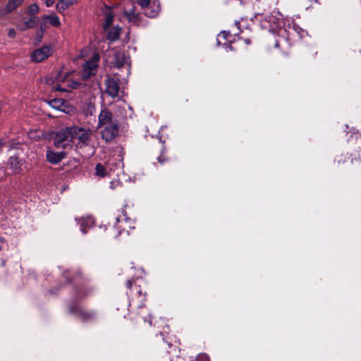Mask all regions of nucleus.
<instances>
[{
    "label": "nucleus",
    "instance_id": "1",
    "mask_svg": "<svg viewBox=\"0 0 361 361\" xmlns=\"http://www.w3.org/2000/svg\"><path fill=\"white\" fill-rule=\"evenodd\" d=\"M99 59V56L94 54L90 60L83 64L81 72L57 71L53 77H47L45 82L54 85V89L63 92L67 90L61 87L60 85H54V81L66 82L67 86L71 89L79 90L87 95H94L97 92L98 84L94 82L91 77L97 73Z\"/></svg>",
    "mask_w": 361,
    "mask_h": 361
},
{
    "label": "nucleus",
    "instance_id": "2",
    "mask_svg": "<svg viewBox=\"0 0 361 361\" xmlns=\"http://www.w3.org/2000/svg\"><path fill=\"white\" fill-rule=\"evenodd\" d=\"M101 136L106 142L113 140L118 135V123L108 109H103L99 116Z\"/></svg>",
    "mask_w": 361,
    "mask_h": 361
},
{
    "label": "nucleus",
    "instance_id": "3",
    "mask_svg": "<svg viewBox=\"0 0 361 361\" xmlns=\"http://www.w3.org/2000/svg\"><path fill=\"white\" fill-rule=\"evenodd\" d=\"M259 16L261 17V27L267 30L270 32L279 34L285 25L283 16L279 11L274 10L269 15Z\"/></svg>",
    "mask_w": 361,
    "mask_h": 361
},
{
    "label": "nucleus",
    "instance_id": "4",
    "mask_svg": "<svg viewBox=\"0 0 361 361\" xmlns=\"http://www.w3.org/2000/svg\"><path fill=\"white\" fill-rule=\"evenodd\" d=\"M73 126L62 128L55 133L54 143L57 148L71 147L73 141Z\"/></svg>",
    "mask_w": 361,
    "mask_h": 361
},
{
    "label": "nucleus",
    "instance_id": "5",
    "mask_svg": "<svg viewBox=\"0 0 361 361\" xmlns=\"http://www.w3.org/2000/svg\"><path fill=\"white\" fill-rule=\"evenodd\" d=\"M114 76L107 75L106 80V91L107 94L111 97H120V94L122 93L121 87H120V80L121 78L124 80V77L122 78V75L119 73H114Z\"/></svg>",
    "mask_w": 361,
    "mask_h": 361
},
{
    "label": "nucleus",
    "instance_id": "6",
    "mask_svg": "<svg viewBox=\"0 0 361 361\" xmlns=\"http://www.w3.org/2000/svg\"><path fill=\"white\" fill-rule=\"evenodd\" d=\"M112 68L123 69L127 76L130 74V60L123 52L115 51L111 61Z\"/></svg>",
    "mask_w": 361,
    "mask_h": 361
},
{
    "label": "nucleus",
    "instance_id": "7",
    "mask_svg": "<svg viewBox=\"0 0 361 361\" xmlns=\"http://www.w3.org/2000/svg\"><path fill=\"white\" fill-rule=\"evenodd\" d=\"M73 140L77 139L80 144L88 145L93 131L90 128H85L78 126H73Z\"/></svg>",
    "mask_w": 361,
    "mask_h": 361
},
{
    "label": "nucleus",
    "instance_id": "8",
    "mask_svg": "<svg viewBox=\"0 0 361 361\" xmlns=\"http://www.w3.org/2000/svg\"><path fill=\"white\" fill-rule=\"evenodd\" d=\"M69 310L71 313L76 314L83 322L92 320L95 317V314L93 312L86 311L78 305H71Z\"/></svg>",
    "mask_w": 361,
    "mask_h": 361
},
{
    "label": "nucleus",
    "instance_id": "9",
    "mask_svg": "<svg viewBox=\"0 0 361 361\" xmlns=\"http://www.w3.org/2000/svg\"><path fill=\"white\" fill-rule=\"evenodd\" d=\"M52 53V49L50 47H43L40 49H36L32 54L31 58L33 61L41 62Z\"/></svg>",
    "mask_w": 361,
    "mask_h": 361
},
{
    "label": "nucleus",
    "instance_id": "10",
    "mask_svg": "<svg viewBox=\"0 0 361 361\" xmlns=\"http://www.w3.org/2000/svg\"><path fill=\"white\" fill-rule=\"evenodd\" d=\"M160 11L159 2L158 0H152L143 10L144 14L149 18H154Z\"/></svg>",
    "mask_w": 361,
    "mask_h": 361
},
{
    "label": "nucleus",
    "instance_id": "11",
    "mask_svg": "<svg viewBox=\"0 0 361 361\" xmlns=\"http://www.w3.org/2000/svg\"><path fill=\"white\" fill-rule=\"evenodd\" d=\"M23 164V159H19L18 157L15 156H11L8 161V166L12 173H19L22 171Z\"/></svg>",
    "mask_w": 361,
    "mask_h": 361
},
{
    "label": "nucleus",
    "instance_id": "12",
    "mask_svg": "<svg viewBox=\"0 0 361 361\" xmlns=\"http://www.w3.org/2000/svg\"><path fill=\"white\" fill-rule=\"evenodd\" d=\"M78 224H80V231L82 233H87V228L92 227L94 224V220L92 216H85L77 219Z\"/></svg>",
    "mask_w": 361,
    "mask_h": 361
},
{
    "label": "nucleus",
    "instance_id": "13",
    "mask_svg": "<svg viewBox=\"0 0 361 361\" xmlns=\"http://www.w3.org/2000/svg\"><path fill=\"white\" fill-rule=\"evenodd\" d=\"M65 152H55L51 150L47 152V159L51 164H57L61 161L65 157Z\"/></svg>",
    "mask_w": 361,
    "mask_h": 361
},
{
    "label": "nucleus",
    "instance_id": "14",
    "mask_svg": "<svg viewBox=\"0 0 361 361\" xmlns=\"http://www.w3.org/2000/svg\"><path fill=\"white\" fill-rule=\"evenodd\" d=\"M121 28L119 26H113L109 27L107 30H105L107 32V38L110 41H116L119 38L121 34Z\"/></svg>",
    "mask_w": 361,
    "mask_h": 361
},
{
    "label": "nucleus",
    "instance_id": "15",
    "mask_svg": "<svg viewBox=\"0 0 361 361\" xmlns=\"http://www.w3.org/2000/svg\"><path fill=\"white\" fill-rule=\"evenodd\" d=\"M49 106L58 111H64L66 102L62 99H53L48 102Z\"/></svg>",
    "mask_w": 361,
    "mask_h": 361
},
{
    "label": "nucleus",
    "instance_id": "16",
    "mask_svg": "<svg viewBox=\"0 0 361 361\" xmlns=\"http://www.w3.org/2000/svg\"><path fill=\"white\" fill-rule=\"evenodd\" d=\"M23 0H9L6 6V13H8L14 11L17 7L20 6Z\"/></svg>",
    "mask_w": 361,
    "mask_h": 361
},
{
    "label": "nucleus",
    "instance_id": "17",
    "mask_svg": "<svg viewBox=\"0 0 361 361\" xmlns=\"http://www.w3.org/2000/svg\"><path fill=\"white\" fill-rule=\"evenodd\" d=\"M37 23V18L35 16H31L28 20H24L23 25L21 30H25L33 27Z\"/></svg>",
    "mask_w": 361,
    "mask_h": 361
},
{
    "label": "nucleus",
    "instance_id": "18",
    "mask_svg": "<svg viewBox=\"0 0 361 361\" xmlns=\"http://www.w3.org/2000/svg\"><path fill=\"white\" fill-rule=\"evenodd\" d=\"M125 16L129 22L133 23H137L139 15L135 13L134 9H130L128 11L125 12Z\"/></svg>",
    "mask_w": 361,
    "mask_h": 361
},
{
    "label": "nucleus",
    "instance_id": "19",
    "mask_svg": "<svg viewBox=\"0 0 361 361\" xmlns=\"http://www.w3.org/2000/svg\"><path fill=\"white\" fill-rule=\"evenodd\" d=\"M114 19V15L109 10L105 14V22L104 23V30H107L111 27Z\"/></svg>",
    "mask_w": 361,
    "mask_h": 361
},
{
    "label": "nucleus",
    "instance_id": "20",
    "mask_svg": "<svg viewBox=\"0 0 361 361\" xmlns=\"http://www.w3.org/2000/svg\"><path fill=\"white\" fill-rule=\"evenodd\" d=\"M96 175L99 177H104L107 175V171L105 166L102 164H97L95 167Z\"/></svg>",
    "mask_w": 361,
    "mask_h": 361
},
{
    "label": "nucleus",
    "instance_id": "21",
    "mask_svg": "<svg viewBox=\"0 0 361 361\" xmlns=\"http://www.w3.org/2000/svg\"><path fill=\"white\" fill-rule=\"evenodd\" d=\"M44 19L54 26H59L60 25L59 18L56 15L47 16Z\"/></svg>",
    "mask_w": 361,
    "mask_h": 361
},
{
    "label": "nucleus",
    "instance_id": "22",
    "mask_svg": "<svg viewBox=\"0 0 361 361\" xmlns=\"http://www.w3.org/2000/svg\"><path fill=\"white\" fill-rule=\"evenodd\" d=\"M68 7L63 0H60L56 4V9L60 13H63Z\"/></svg>",
    "mask_w": 361,
    "mask_h": 361
},
{
    "label": "nucleus",
    "instance_id": "23",
    "mask_svg": "<svg viewBox=\"0 0 361 361\" xmlns=\"http://www.w3.org/2000/svg\"><path fill=\"white\" fill-rule=\"evenodd\" d=\"M39 11V6L36 4H32L28 7V13L34 16Z\"/></svg>",
    "mask_w": 361,
    "mask_h": 361
},
{
    "label": "nucleus",
    "instance_id": "24",
    "mask_svg": "<svg viewBox=\"0 0 361 361\" xmlns=\"http://www.w3.org/2000/svg\"><path fill=\"white\" fill-rule=\"evenodd\" d=\"M228 35V33H227L226 32H225V31L221 32V33H219L218 35L217 38H216L217 45L219 46L221 43L220 38H223L224 39L227 40Z\"/></svg>",
    "mask_w": 361,
    "mask_h": 361
},
{
    "label": "nucleus",
    "instance_id": "25",
    "mask_svg": "<svg viewBox=\"0 0 361 361\" xmlns=\"http://www.w3.org/2000/svg\"><path fill=\"white\" fill-rule=\"evenodd\" d=\"M196 361H209V357L205 353H200L197 356Z\"/></svg>",
    "mask_w": 361,
    "mask_h": 361
},
{
    "label": "nucleus",
    "instance_id": "26",
    "mask_svg": "<svg viewBox=\"0 0 361 361\" xmlns=\"http://www.w3.org/2000/svg\"><path fill=\"white\" fill-rule=\"evenodd\" d=\"M127 223V218H126L125 214L120 215L118 217L116 218V224H119L121 223L122 224L123 222Z\"/></svg>",
    "mask_w": 361,
    "mask_h": 361
},
{
    "label": "nucleus",
    "instance_id": "27",
    "mask_svg": "<svg viewBox=\"0 0 361 361\" xmlns=\"http://www.w3.org/2000/svg\"><path fill=\"white\" fill-rule=\"evenodd\" d=\"M8 35L11 38H14L16 36V31L13 28H10L8 32Z\"/></svg>",
    "mask_w": 361,
    "mask_h": 361
},
{
    "label": "nucleus",
    "instance_id": "28",
    "mask_svg": "<svg viewBox=\"0 0 361 361\" xmlns=\"http://www.w3.org/2000/svg\"><path fill=\"white\" fill-rule=\"evenodd\" d=\"M115 227L118 230V233L116 235V237H118L121 233L122 231L125 230V228L123 227V225H121V226H119V225L116 226V225H115Z\"/></svg>",
    "mask_w": 361,
    "mask_h": 361
},
{
    "label": "nucleus",
    "instance_id": "29",
    "mask_svg": "<svg viewBox=\"0 0 361 361\" xmlns=\"http://www.w3.org/2000/svg\"><path fill=\"white\" fill-rule=\"evenodd\" d=\"M55 1L56 0H46L45 4L47 7H50L54 4Z\"/></svg>",
    "mask_w": 361,
    "mask_h": 361
},
{
    "label": "nucleus",
    "instance_id": "30",
    "mask_svg": "<svg viewBox=\"0 0 361 361\" xmlns=\"http://www.w3.org/2000/svg\"><path fill=\"white\" fill-rule=\"evenodd\" d=\"M70 7L76 3L77 0H63Z\"/></svg>",
    "mask_w": 361,
    "mask_h": 361
},
{
    "label": "nucleus",
    "instance_id": "31",
    "mask_svg": "<svg viewBox=\"0 0 361 361\" xmlns=\"http://www.w3.org/2000/svg\"><path fill=\"white\" fill-rule=\"evenodd\" d=\"M224 47L226 51L231 50L232 49L231 44L228 42H224Z\"/></svg>",
    "mask_w": 361,
    "mask_h": 361
},
{
    "label": "nucleus",
    "instance_id": "32",
    "mask_svg": "<svg viewBox=\"0 0 361 361\" xmlns=\"http://www.w3.org/2000/svg\"><path fill=\"white\" fill-rule=\"evenodd\" d=\"M157 160L161 164H163L166 161V159H165L164 157H162V155H161L157 158Z\"/></svg>",
    "mask_w": 361,
    "mask_h": 361
},
{
    "label": "nucleus",
    "instance_id": "33",
    "mask_svg": "<svg viewBox=\"0 0 361 361\" xmlns=\"http://www.w3.org/2000/svg\"><path fill=\"white\" fill-rule=\"evenodd\" d=\"M133 283V280H128L126 282V286L128 288H130L132 287Z\"/></svg>",
    "mask_w": 361,
    "mask_h": 361
},
{
    "label": "nucleus",
    "instance_id": "34",
    "mask_svg": "<svg viewBox=\"0 0 361 361\" xmlns=\"http://www.w3.org/2000/svg\"><path fill=\"white\" fill-rule=\"evenodd\" d=\"M143 319L145 322H148L149 325L152 324V321H151V316L149 315V319H147L146 317H143Z\"/></svg>",
    "mask_w": 361,
    "mask_h": 361
},
{
    "label": "nucleus",
    "instance_id": "35",
    "mask_svg": "<svg viewBox=\"0 0 361 361\" xmlns=\"http://www.w3.org/2000/svg\"><path fill=\"white\" fill-rule=\"evenodd\" d=\"M300 32H299V35H300L302 37L303 36V34L305 33V31L302 29H300Z\"/></svg>",
    "mask_w": 361,
    "mask_h": 361
},
{
    "label": "nucleus",
    "instance_id": "36",
    "mask_svg": "<svg viewBox=\"0 0 361 361\" xmlns=\"http://www.w3.org/2000/svg\"><path fill=\"white\" fill-rule=\"evenodd\" d=\"M278 46H279V42L276 41V43H275V47H278Z\"/></svg>",
    "mask_w": 361,
    "mask_h": 361
},
{
    "label": "nucleus",
    "instance_id": "37",
    "mask_svg": "<svg viewBox=\"0 0 361 361\" xmlns=\"http://www.w3.org/2000/svg\"><path fill=\"white\" fill-rule=\"evenodd\" d=\"M238 25H239V23H235V26H236L237 27H238Z\"/></svg>",
    "mask_w": 361,
    "mask_h": 361
},
{
    "label": "nucleus",
    "instance_id": "38",
    "mask_svg": "<svg viewBox=\"0 0 361 361\" xmlns=\"http://www.w3.org/2000/svg\"><path fill=\"white\" fill-rule=\"evenodd\" d=\"M2 145V142L0 141V146Z\"/></svg>",
    "mask_w": 361,
    "mask_h": 361
}]
</instances>
